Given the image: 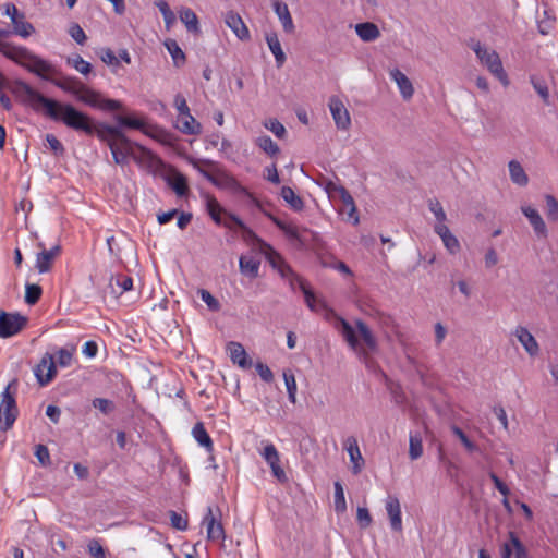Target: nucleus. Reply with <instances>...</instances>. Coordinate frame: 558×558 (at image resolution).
Listing matches in <instances>:
<instances>
[{"label": "nucleus", "instance_id": "2f4dec72", "mask_svg": "<svg viewBox=\"0 0 558 558\" xmlns=\"http://www.w3.org/2000/svg\"><path fill=\"white\" fill-rule=\"evenodd\" d=\"M338 196L340 197L344 208H348V217L349 219L353 218V223H359V216H356V206L354 204V199L351 194L348 192L345 187L338 189Z\"/></svg>", "mask_w": 558, "mask_h": 558}, {"label": "nucleus", "instance_id": "3c124183", "mask_svg": "<svg viewBox=\"0 0 558 558\" xmlns=\"http://www.w3.org/2000/svg\"><path fill=\"white\" fill-rule=\"evenodd\" d=\"M429 210L434 214L437 223H444L447 219V215L441 206V204L436 199L432 198L428 201Z\"/></svg>", "mask_w": 558, "mask_h": 558}, {"label": "nucleus", "instance_id": "bb28decb", "mask_svg": "<svg viewBox=\"0 0 558 558\" xmlns=\"http://www.w3.org/2000/svg\"><path fill=\"white\" fill-rule=\"evenodd\" d=\"M240 271L242 275L252 279L257 278L259 275L260 260L253 256L240 257Z\"/></svg>", "mask_w": 558, "mask_h": 558}, {"label": "nucleus", "instance_id": "1a4fd4ad", "mask_svg": "<svg viewBox=\"0 0 558 558\" xmlns=\"http://www.w3.org/2000/svg\"><path fill=\"white\" fill-rule=\"evenodd\" d=\"M201 173L204 175L206 180H208L211 184L220 189L240 191L246 193L252 197V195L243 187L239 181L226 172H219L217 174H211L208 171L201 170Z\"/></svg>", "mask_w": 558, "mask_h": 558}, {"label": "nucleus", "instance_id": "4468645a", "mask_svg": "<svg viewBox=\"0 0 558 558\" xmlns=\"http://www.w3.org/2000/svg\"><path fill=\"white\" fill-rule=\"evenodd\" d=\"M0 52L5 56L8 59L16 62L21 65V63H25L28 60V56H31V51L23 47H16L8 43L0 41Z\"/></svg>", "mask_w": 558, "mask_h": 558}, {"label": "nucleus", "instance_id": "4d7b16f0", "mask_svg": "<svg viewBox=\"0 0 558 558\" xmlns=\"http://www.w3.org/2000/svg\"><path fill=\"white\" fill-rule=\"evenodd\" d=\"M93 405L104 414H109L114 410V403L111 400L105 398H95L93 400Z\"/></svg>", "mask_w": 558, "mask_h": 558}, {"label": "nucleus", "instance_id": "37998d69", "mask_svg": "<svg viewBox=\"0 0 558 558\" xmlns=\"http://www.w3.org/2000/svg\"><path fill=\"white\" fill-rule=\"evenodd\" d=\"M43 290L41 287L35 283H26L25 286V302L28 305L36 304L40 296H41Z\"/></svg>", "mask_w": 558, "mask_h": 558}, {"label": "nucleus", "instance_id": "49530a36", "mask_svg": "<svg viewBox=\"0 0 558 558\" xmlns=\"http://www.w3.org/2000/svg\"><path fill=\"white\" fill-rule=\"evenodd\" d=\"M87 551L92 558H107L106 549L99 539L93 538L87 544Z\"/></svg>", "mask_w": 558, "mask_h": 558}, {"label": "nucleus", "instance_id": "9d476101", "mask_svg": "<svg viewBox=\"0 0 558 558\" xmlns=\"http://www.w3.org/2000/svg\"><path fill=\"white\" fill-rule=\"evenodd\" d=\"M329 109L337 128L344 131L349 130L351 126L350 113L338 97L332 96L330 98Z\"/></svg>", "mask_w": 558, "mask_h": 558}, {"label": "nucleus", "instance_id": "4be33fe9", "mask_svg": "<svg viewBox=\"0 0 558 558\" xmlns=\"http://www.w3.org/2000/svg\"><path fill=\"white\" fill-rule=\"evenodd\" d=\"M521 210H522L523 215L529 219L535 233L541 236H546V234H547L546 225H545L543 218L541 217V215L538 214V211L531 206H523L521 208Z\"/></svg>", "mask_w": 558, "mask_h": 558}, {"label": "nucleus", "instance_id": "0e129e2a", "mask_svg": "<svg viewBox=\"0 0 558 558\" xmlns=\"http://www.w3.org/2000/svg\"><path fill=\"white\" fill-rule=\"evenodd\" d=\"M173 105L178 110V116H184L186 113H190V108L187 106L186 99L182 94L175 95Z\"/></svg>", "mask_w": 558, "mask_h": 558}, {"label": "nucleus", "instance_id": "7c9ffc66", "mask_svg": "<svg viewBox=\"0 0 558 558\" xmlns=\"http://www.w3.org/2000/svg\"><path fill=\"white\" fill-rule=\"evenodd\" d=\"M267 45L272 52L277 66L280 68L286 62V54L281 48V44L276 33H269L266 35Z\"/></svg>", "mask_w": 558, "mask_h": 558}, {"label": "nucleus", "instance_id": "a211bd4d", "mask_svg": "<svg viewBox=\"0 0 558 558\" xmlns=\"http://www.w3.org/2000/svg\"><path fill=\"white\" fill-rule=\"evenodd\" d=\"M434 231L440 236L445 247L451 253L456 254L460 250L458 239L450 232L445 223H436Z\"/></svg>", "mask_w": 558, "mask_h": 558}, {"label": "nucleus", "instance_id": "c756f323", "mask_svg": "<svg viewBox=\"0 0 558 558\" xmlns=\"http://www.w3.org/2000/svg\"><path fill=\"white\" fill-rule=\"evenodd\" d=\"M192 435L199 446L204 447L207 452H213L214 444L213 440L204 427L202 422H198L194 425L192 429Z\"/></svg>", "mask_w": 558, "mask_h": 558}, {"label": "nucleus", "instance_id": "338daca9", "mask_svg": "<svg viewBox=\"0 0 558 558\" xmlns=\"http://www.w3.org/2000/svg\"><path fill=\"white\" fill-rule=\"evenodd\" d=\"M255 368L258 373V375L260 376V378L266 381V383H270L274 379V374L271 372V369L264 363L262 362H258L256 365H255Z\"/></svg>", "mask_w": 558, "mask_h": 558}, {"label": "nucleus", "instance_id": "a18cd8bd", "mask_svg": "<svg viewBox=\"0 0 558 558\" xmlns=\"http://www.w3.org/2000/svg\"><path fill=\"white\" fill-rule=\"evenodd\" d=\"M546 215L548 220L558 221V201L553 195H546Z\"/></svg>", "mask_w": 558, "mask_h": 558}, {"label": "nucleus", "instance_id": "e2e57ef3", "mask_svg": "<svg viewBox=\"0 0 558 558\" xmlns=\"http://www.w3.org/2000/svg\"><path fill=\"white\" fill-rule=\"evenodd\" d=\"M509 538L512 544V546L515 549V558H525L526 557V549L519 539V537L513 533L509 532Z\"/></svg>", "mask_w": 558, "mask_h": 558}, {"label": "nucleus", "instance_id": "6e6552de", "mask_svg": "<svg viewBox=\"0 0 558 558\" xmlns=\"http://www.w3.org/2000/svg\"><path fill=\"white\" fill-rule=\"evenodd\" d=\"M221 513L218 510L216 515L211 507L207 508V513L203 519V524L206 526L207 539L211 542H221L226 538L225 530L220 521Z\"/></svg>", "mask_w": 558, "mask_h": 558}, {"label": "nucleus", "instance_id": "cd10ccee", "mask_svg": "<svg viewBox=\"0 0 558 558\" xmlns=\"http://www.w3.org/2000/svg\"><path fill=\"white\" fill-rule=\"evenodd\" d=\"M355 327L366 349L372 352L375 351L377 349V340L368 326L363 320L356 319Z\"/></svg>", "mask_w": 558, "mask_h": 558}, {"label": "nucleus", "instance_id": "412c9836", "mask_svg": "<svg viewBox=\"0 0 558 558\" xmlns=\"http://www.w3.org/2000/svg\"><path fill=\"white\" fill-rule=\"evenodd\" d=\"M390 77L392 81L396 82L402 97L405 100L410 99L413 96V94H414L413 85L404 73H402L399 69H393L390 71Z\"/></svg>", "mask_w": 558, "mask_h": 558}, {"label": "nucleus", "instance_id": "69168bd1", "mask_svg": "<svg viewBox=\"0 0 558 558\" xmlns=\"http://www.w3.org/2000/svg\"><path fill=\"white\" fill-rule=\"evenodd\" d=\"M244 222L235 215L227 213L226 219L223 221V226L229 229L239 228L240 230L244 228Z\"/></svg>", "mask_w": 558, "mask_h": 558}, {"label": "nucleus", "instance_id": "4c0bfd02", "mask_svg": "<svg viewBox=\"0 0 558 558\" xmlns=\"http://www.w3.org/2000/svg\"><path fill=\"white\" fill-rule=\"evenodd\" d=\"M256 145L270 157L278 155L280 151L277 143H275L268 135L257 137Z\"/></svg>", "mask_w": 558, "mask_h": 558}, {"label": "nucleus", "instance_id": "6ab92c4d", "mask_svg": "<svg viewBox=\"0 0 558 558\" xmlns=\"http://www.w3.org/2000/svg\"><path fill=\"white\" fill-rule=\"evenodd\" d=\"M177 129L187 135H197L202 132V125L190 113L178 116Z\"/></svg>", "mask_w": 558, "mask_h": 558}, {"label": "nucleus", "instance_id": "2eb2a0df", "mask_svg": "<svg viewBox=\"0 0 558 558\" xmlns=\"http://www.w3.org/2000/svg\"><path fill=\"white\" fill-rule=\"evenodd\" d=\"M228 349L230 359L234 364H238L243 369H247L252 366V360L247 356V353L241 343L231 341L228 344Z\"/></svg>", "mask_w": 558, "mask_h": 558}, {"label": "nucleus", "instance_id": "13d9d810", "mask_svg": "<svg viewBox=\"0 0 558 558\" xmlns=\"http://www.w3.org/2000/svg\"><path fill=\"white\" fill-rule=\"evenodd\" d=\"M69 34L78 45H84L87 39L84 29L77 23L70 26Z\"/></svg>", "mask_w": 558, "mask_h": 558}, {"label": "nucleus", "instance_id": "39448f33", "mask_svg": "<svg viewBox=\"0 0 558 558\" xmlns=\"http://www.w3.org/2000/svg\"><path fill=\"white\" fill-rule=\"evenodd\" d=\"M16 385V379L12 380L2 392L1 403H0V429L3 432L9 430L17 415L19 409L16 405V401L14 395L11 392V388Z\"/></svg>", "mask_w": 558, "mask_h": 558}, {"label": "nucleus", "instance_id": "052dcab7", "mask_svg": "<svg viewBox=\"0 0 558 558\" xmlns=\"http://www.w3.org/2000/svg\"><path fill=\"white\" fill-rule=\"evenodd\" d=\"M170 521H171V525L179 530V531H184L187 529V519L186 518H183L180 513H178L177 511H170Z\"/></svg>", "mask_w": 558, "mask_h": 558}, {"label": "nucleus", "instance_id": "72a5a7b5", "mask_svg": "<svg viewBox=\"0 0 558 558\" xmlns=\"http://www.w3.org/2000/svg\"><path fill=\"white\" fill-rule=\"evenodd\" d=\"M180 20L186 26L187 31L194 34L201 32L197 15L190 8L180 11Z\"/></svg>", "mask_w": 558, "mask_h": 558}, {"label": "nucleus", "instance_id": "f257e3e1", "mask_svg": "<svg viewBox=\"0 0 558 558\" xmlns=\"http://www.w3.org/2000/svg\"><path fill=\"white\" fill-rule=\"evenodd\" d=\"M10 92L24 106L35 112H43L53 121L62 122L68 128L84 133H93L90 117L72 104L49 98L23 80H14L9 85Z\"/></svg>", "mask_w": 558, "mask_h": 558}, {"label": "nucleus", "instance_id": "680f3d73", "mask_svg": "<svg viewBox=\"0 0 558 558\" xmlns=\"http://www.w3.org/2000/svg\"><path fill=\"white\" fill-rule=\"evenodd\" d=\"M356 519L362 529H366L372 524V517L367 508L359 507Z\"/></svg>", "mask_w": 558, "mask_h": 558}, {"label": "nucleus", "instance_id": "f704fd0d", "mask_svg": "<svg viewBox=\"0 0 558 558\" xmlns=\"http://www.w3.org/2000/svg\"><path fill=\"white\" fill-rule=\"evenodd\" d=\"M165 46L172 57L174 66H182L185 63V53L182 51L178 43L174 39H168L166 40Z\"/></svg>", "mask_w": 558, "mask_h": 558}, {"label": "nucleus", "instance_id": "603ef678", "mask_svg": "<svg viewBox=\"0 0 558 558\" xmlns=\"http://www.w3.org/2000/svg\"><path fill=\"white\" fill-rule=\"evenodd\" d=\"M201 299L206 303L210 311L217 312L220 310L219 301L207 290L201 289L198 291Z\"/></svg>", "mask_w": 558, "mask_h": 558}, {"label": "nucleus", "instance_id": "ea45409f", "mask_svg": "<svg viewBox=\"0 0 558 558\" xmlns=\"http://www.w3.org/2000/svg\"><path fill=\"white\" fill-rule=\"evenodd\" d=\"M116 121L118 122L119 126L118 128H129V129H134V130H143L144 126H145V123L136 118V117H133V116H121V114H118L116 116Z\"/></svg>", "mask_w": 558, "mask_h": 558}, {"label": "nucleus", "instance_id": "a19ab883", "mask_svg": "<svg viewBox=\"0 0 558 558\" xmlns=\"http://www.w3.org/2000/svg\"><path fill=\"white\" fill-rule=\"evenodd\" d=\"M335 487V511L337 513H344L347 511V504L344 498V489L342 484L337 481L333 484Z\"/></svg>", "mask_w": 558, "mask_h": 558}, {"label": "nucleus", "instance_id": "58836bf2", "mask_svg": "<svg viewBox=\"0 0 558 558\" xmlns=\"http://www.w3.org/2000/svg\"><path fill=\"white\" fill-rule=\"evenodd\" d=\"M283 379H284L286 388L288 391V398H289L290 402L294 404L296 402L298 387H296V380H295L294 374L292 373L291 369L283 371Z\"/></svg>", "mask_w": 558, "mask_h": 558}, {"label": "nucleus", "instance_id": "79ce46f5", "mask_svg": "<svg viewBox=\"0 0 558 558\" xmlns=\"http://www.w3.org/2000/svg\"><path fill=\"white\" fill-rule=\"evenodd\" d=\"M423 454L422 437L418 434H410L409 456L411 460H417Z\"/></svg>", "mask_w": 558, "mask_h": 558}, {"label": "nucleus", "instance_id": "393cba45", "mask_svg": "<svg viewBox=\"0 0 558 558\" xmlns=\"http://www.w3.org/2000/svg\"><path fill=\"white\" fill-rule=\"evenodd\" d=\"M357 36L365 43H371L380 37L378 26L372 22L359 23L355 25Z\"/></svg>", "mask_w": 558, "mask_h": 558}, {"label": "nucleus", "instance_id": "f03ea898", "mask_svg": "<svg viewBox=\"0 0 558 558\" xmlns=\"http://www.w3.org/2000/svg\"><path fill=\"white\" fill-rule=\"evenodd\" d=\"M21 66L29 73L35 74L44 81L52 83L58 88L76 97V99L92 108L114 111L122 108L120 101L102 98L99 92L89 88L75 76H63L61 71L53 64L31 53L25 63Z\"/></svg>", "mask_w": 558, "mask_h": 558}, {"label": "nucleus", "instance_id": "c9c22d12", "mask_svg": "<svg viewBox=\"0 0 558 558\" xmlns=\"http://www.w3.org/2000/svg\"><path fill=\"white\" fill-rule=\"evenodd\" d=\"M280 195L290 205V207L293 210L300 211L303 209V207H304L303 199L299 195H296L295 192L291 187L283 186L281 189Z\"/></svg>", "mask_w": 558, "mask_h": 558}, {"label": "nucleus", "instance_id": "c03bdc74", "mask_svg": "<svg viewBox=\"0 0 558 558\" xmlns=\"http://www.w3.org/2000/svg\"><path fill=\"white\" fill-rule=\"evenodd\" d=\"M110 287L113 288V284H117L120 287V294L123 292L130 291L133 287V279L125 275H117L114 277H111L110 279ZM114 292V289H112Z\"/></svg>", "mask_w": 558, "mask_h": 558}, {"label": "nucleus", "instance_id": "a878e982", "mask_svg": "<svg viewBox=\"0 0 558 558\" xmlns=\"http://www.w3.org/2000/svg\"><path fill=\"white\" fill-rule=\"evenodd\" d=\"M167 183L178 196L182 197L187 195V180L186 177L181 172L173 171L171 174H169L167 178Z\"/></svg>", "mask_w": 558, "mask_h": 558}, {"label": "nucleus", "instance_id": "aec40b11", "mask_svg": "<svg viewBox=\"0 0 558 558\" xmlns=\"http://www.w3.org/2000/svg\"><path fill=\"white\" fill-rule=\"evenodd\" d=\"M341 335L352 350L365 356L367 355L366 351L360 344L355 328L345 319H341Z\"/></svg>", "mask_w": 558, "mask_h": 558}, {"label": "nucleus", "instance_id": "9b49d317", "mask_svg": "<svg viewBox=\"0 0 558 558\" xmlns=\"http://www.w3.org/2000/svg\"><path fill=\"white\" fill-rule=\"evenodd\" d=\"M263 458L270 466L272 475L279 482H286L287 475L284 470L280 466V457L278 450L272 444H268L265 446L264 451L262 452Z\"/></svg>", "mask_w": 558, "mask_h": 558}, {"label": "nucleus", "instance_id": "20e7f679", "mask_svg": "<svg viewBox=\"0 0 558 558\" xmlns=\"http://www.w3.org/2000/svg\"><path fill=\"white\" fill-rule=\"evenodd\" d=\"M469 46L475 52L481 63L484 64L492 74H494L500 81L507 78L500 57L495 50H488L480 41L473 39Z\"/></svg>", "mask_w": 558, "mask_h": 558}, {"label": "nucleus", "instance_id": "c85d7f7f", "mask_svg": "<svg viewBox=\"0 0 558 558\" xmlns=\"http://www.w3.org/2000/svg\"><path fill=\"white\" fill-rule=\"evenodd\" d=\"M515 335L530 355H535L538 352V344L527 329L519 327Z\"/></svg>", "mask_w": 558, "mask_h": 558}, {"label": "nucleus", "instance_id": "864d4df0", "mask_svg": "<svg viewBox=\"0 0 558 558\" xmlns=\"http://www.w3.org/2000/svg\"><path fill=\"white\" fill-rule=\"evenodd\" d=\"M155 5L159 9L167 25L174 21V13L171 11L169 4L165 0H157Z\"/></svg>", "mask_w": 558, "mask_h": 558}, {"label": "nucleus", "instance_id": "f3484780", "mask_svg": "<svg viewBox=\"0 0 558 558\" xmlns=\"http://www.w3.org/2000/svg\"><path fill=\"white\" fill-rule=\"evenodd\" d=\"M345 449L350 456V460L353 463L352 472L353 474H359L364 464V459L361 454L357 440L355 437L350 436L345 440Z\"/></svg>", "mask_w": 558, "mask_h": 558}, {"label": "nucleus", "instance_id": "5701e85b", "mask_svg": "<svg viewBox=\"0 0 558 558\" xmlns=\"http://www.w3.org/2000/svg\"><path fill=\"white\" fill-rule=\"evenodd\" d=\"M272 7L275 13L282 24L284 32L292 33L294 31V24L287 3L276 0L274 1Z\"/></svg>", "mask_w": 558, "mask_h": 558}, {"label": "nucleus", "instance_id": "423d86ee", "mask_svg": "<svg viewBox=\"0 0 558 558\" xmlns=\"http://www.w3.org/2000/svg\"><path fill=\"white\" fill-rule=\"evenodd\" d=\"M27 324V318L20 313L0 311V337L9 338L20 332Z\"/></svg>", "mask_w": 558, "mask_h": 558}, {"label": "nucleus", "instance_id": "e433bc0d", "mask_svg": "<svg viewBox=\"0 0 558 558\" xmlns=\"http://www.w3.org/2000/svg\"><path fill=\"white\" fill-rule=\"evenodd\" d=\"M66 64L75 69L84 76H87L93 71L92 64L85 61L80 54H73L68 57Z\"/></svg>", "mask_w": 558, "mask_h": 558}, {"label": "nucleus", "instance_id": "473e14b6", "mask_svg": "<svg viewBox=\"0 0 558 558\" xmlns=\"http://www.w3.org/2000/svg\"><path fill=\"white\" fill-rule=\"evenodd\" d=\"M508 167L511 181L520 186H525L529 182V178L520 162L511 160Z\"/></svg>", "mask_w": 558, "mask_h": 558}, {"label": "nucleus", "instance_id": "09e8293b", "mask_svg": "<svg viewBox=\"0 0 558 558\" xmlns=\"http://www.w3.org/2000/svg\"><path fill=\"white\" fill-rule=\"evenodd\" d=\"M98 56L104 63L111 66L113 70L119 66V58L110 48H101Z\"/></svg>", "mask_w": 558, "mask_h": 558}, {"label": "nucleus", "instance_id": "bf43d9fd", "mask_svg": "<svg viewBox=\"0 0 558 558\" xmlns=\"http://www.w3.org/2000/svg\"><path fill=\"white\" fill-rule=\"evenodd\" d=\"M46 141L56 156H62L65 153L63 144L53 134H47Z\"/></svg>", "mask_w": 558, "mask_h": 558}, {"label": "nucleus", "instance_id": "f8f14e48", "mask_svg": "<svg viewBox=\"0 0 558 558\" xmlns=\"http://www.w3.org/2000/svg\"><path fill=\"white\" fill-rule=\"evenodd\" d=\"M225 23L232 29L239 39L246 40L250 38V31L239 13L228 11L225 15Z\"/></svg>", "mask_w": 558, "mask_h": 558}, {"label": "nucleus", "instance_id": "7ed1b4c3", "mask_svg": "<svg viewBox=\"0 0 558 558\" xmlns=\"http://www.w3.org/2000/svg\"><path fill=\"white\" fill-rule=\"evenodd\" d=\"M90 124L94 132L86 133L87 135H96L101 142L107 143L109 147L116 144L121 153L130 156L137 162L150 161L153 159L154 156L150 150L128 138L120 128L106 123H95L92 117Z\"/></svg>", "mask_w": 558, "mask_h": 558}, {"label": "nucleus", "instance_id": "0eeeda50", "mask_svg": "<svg viewBox=\"0 0 558 558\" xmlns=\"http://www.w3.org/2000/svg\"><path fill=\"white\" fill-rule=\"evenodd\" d=\"M4 14L10 17L15 35L27 38L35 32L33 24L26 21L25 14L15 4L7 3Z\"/></svg>", "mask_w": 558, "mask_h": 558}, {"label": "nucleus", "instance_id": "dca6fc26", "mask_svg": "<svg viewBox=\"0 0 558 558\" xmlns=\"http://www.w3.org/2000/svg\"><path fill=\"white\" fill-rule=\"evenodd\" d=\"M61 246L56 245L50 250H43L37 254L36 268L40 274L50 270L53 259L60 254Z\"/></svg>", "mask_w": 558, "mask_h": 558}, {"label": "nucleus", "instance_id": "5fc2aeb1", "mask_svg": "<svg viewBox=\"0 0 558 558\" xmlns=\"http://www.w3.org/2000/svg\"><path fill=\"white\" fill-rule=\"evenodd\" d=\"M282 232L289 240L296 242L300 246L305 245V240L302 238L295 226L287 225Z\"/></svg>", "mask_w": 558, "mask_h": 558}, {"label": "nucleus", "instance_id": "774afa93", "mask_svg": "<svg viewBox=\"0 0 558 558\" xmlns=\"http://www.w3.org/2000/svg\"><path fill=\"white\" fill-rule=\"evenodd\" d=\"M35 456L43 465H47L50 463L49 450L45 445L36 446Z\"/></svg>", "mask_w": 558, "mask_h": 558}, {"label": "nucleus", "instance_id": "de8ad7c7", "mask_svg": "<svg viewBox=\"0 0 558 558\" xmlns=\"http://www.w3.org/2000/svg\"><path fill=\"white\" fill-rule=\"evenodd\" d=\"M451 430H452L453 435L460 439V441L463 444V446L465 447V449L469 452H474V451L478 450V447L473 441H471L469 439V437L465 435V433L460 427L453 425L451 427Z\"/></svg>", "mask_w": 558, "mask_h": 558}, {"label": "nucleus", "instance_id": "ddd939ff", "mask_svg": "<svg viewBox=\"0 0 558 558\" xmlns=\"http://www.w3.org/2000/svg\"><path fill=\"white\" fill-rule=\"evenodd\" d=\"M386 511L390 520V526L393 531H402L401 507L396 496L389 495L386 499Z\"/></svg>", "mask_w": 558, "mask_h": 558}, {"label": "nucleus", "instance_id": "6e6d98bb", "mask_svg": "<svg viewBox=\"0 0 558 558\" xmlns=\"http://www.w3.org/2000/svg\"><path fill=\"white\" fill-rule=\"evenodd\" d=\"M264 125L279 138H282L286 135V128L277 119H270L266 121Z\"/></svg>", "mask_w": 558, "mask_h": 558}, {"label": "nucleus", "instance_id": "8fccbe9b", "mask_svg": "<svg viewBox=\"0 0 558 558\" xmlns=\"http://www.w3.org/2000/svg\"><path fill=\"white\" fill-rule=\"evenodd\" d=\"M531 83L535 89V92L539 95L545 104L549 102V90L547 84L543 80H538L535 77H531Z\"/></svg>", "mask_w": 558, "mask_h": 558}, {"label": "nucleus", "instance_id": "b1692460", "mask_svg": "<svg viewBox=\"0 0 558 558\" xmlns=\"http://www.w3.org/2000/svg\"><path fill=\"white\" fill-rule=\"evenodd\" d=\"M41 367H46V374H37V380L40 386L48 385L57 375V367L54 356L50 353H46L41 359Z\"/></svg>", "mask_w": 558, "mask_h": 558}]
</instances>
